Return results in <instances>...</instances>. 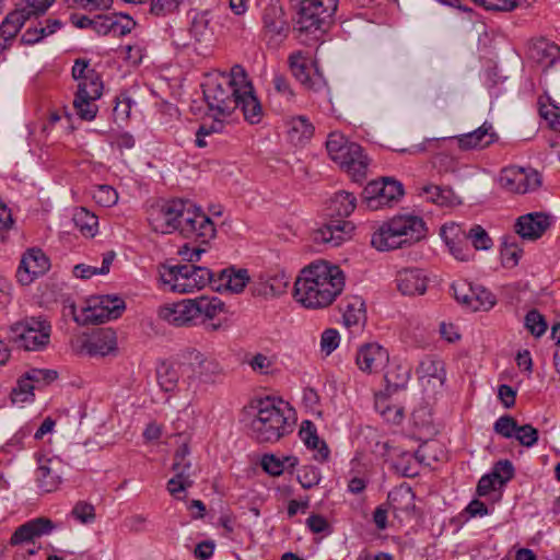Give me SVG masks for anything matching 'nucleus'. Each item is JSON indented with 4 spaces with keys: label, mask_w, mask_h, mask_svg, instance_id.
Wrapping results in <instances>:
<instances>
[{
    "label": "nucleus",
    "mask_w": 560,
    "mask_h": 560,
    "mask_svg": "<svg viewBox=\"0 0 560 560\" xmlns=\"http://www.w3.org/2000/svg\"><path fill=\"white\" fill-rule=\"evenodd\" d=\"M345 288V275L336 265L318 260L301 270L293 296L306 308L329 306Z\"/></svg>",
    "instance_id": "f257e3e1"
},
{
    "label": "nucleus",
    "mask_w": 560,
    "mask_h": 560,
    "mask_svg": "<svg viewBox=\"0 0 560 560\" xmlns=\"http://www.w3.org/2000/svg\"><path fill=\"white\" fill-rule=\"evenodd\" d=\"M250 408L256 410L250 427L258 442H277L292 431V424L285 415L291 410L281 399L265 397L252 402Z\"/></svg>",
    "instance_id": "f03ea898"
},
{
    "label": "nucleus",
    "mask_w": 560,
    "mask_h": 560,
    "mask_svg": "<svg viewBox=\"0 0 560 560\" xmlns=\"http://www.w3.org/2000/svg\"><path fill=\"white\" fill-rule=\"evenodd\" d=\"M247 75L243 67L236 65L230 74L220 73L209 78L203 86V96L210 108L220 116H230L237 108L241 84Z\"/></svg>",
    "instance_id": "7ed1b4c3"
},
{
    "label": "nucleus",
    "mask_w": 560,
    "mask_h": 560,
    "mask_svg": "<svg viewBox=\"0 0 560 560\" xmlns=\"http://www.w3.org/2000/svg\"><path fill=\"white\" fill-rule=\"evenodd\" d=\"M425 236V224L416 215L395 217L383 223L371 237V245L377 250H390L419 242Z\"/></svg>",
    "instance_id": "20e7f679"
},
{
    "label": "nucleus",
    "mask_w": 560,
    "mask_h": 560,
    "mask_svg": "<svg viewBox=\"0 0 560 560\" xmlns=\"http://www.w3.org/2000/svg\"><path fill=\"white\" fill-rule=\"evenodd\" d=\"M159 271L163 284L168 285L172 292L189 293L207 284L214 285V273L209 268L195 264H164Z\"/></svg>",
    "instance_id": "39448f33"
},
{
    "label": "nucleus",
    "mask_w": 560,
    "mask_h": 560,
    "mask_svg": "<svg viewBox=\"0 0 560 560\" xmlns=\"http://www.w3.org/2000/svg\"><path fill=\"white\" fill-rule=\"evenodd\" d=\"M296 12L294 30L300 34L325 32L332 15L338 9V0H290Z\"/></svg>",
    "instance_id": "423d86ee"
},
{
    "label": "nucleus",
    "mask_w": 560,
    "mask_h": 560,
    "mask_svg": "<svg viewBox=\"0 0 560 560\" xmlns=\"http://www.w3.org/2000/svg\"><path fill=\"white\" fill-rule=\"evenodd\" d=\"M51 325L43 317H26L8 328V340L25 351H44L49 342Z\"/></svg>",
    "instance_id": "0eeeda50"
},
{
    "label": "nucleus",
    "mask_w": 560,
    "mask_h": 560,
    "mask_svg": "<svg viewBox=\"0 0 560 560\" xmlns=\"http://www.w3.org/2000/svg\"><path fill=\"white\" fill-rule=\"evenodd\" d=\"M190 200L170 199L158 201L151 206L148 221L152 230L161 234L179 231Z\"/></svg>",
    "instance_id": "6e6552de"
},
{
    "label": "nucleus",
    "mask_w": 560,
    "mask_h": 560,
    "mask_svg": "<svg viewBox=\"0 0 560 560\" xmlns=\"http://www.w3.org/2000/svg\"><path fill=\"white\" fill-rule=\"evenodd\" d=\"M178 233L201 244H208L215 236L213 221L194 202L188 205Z\"/></svg>",
    "instance_id": "1a4fd4ad"
},
{
    "label": "nucleus",
    "mask_w": 560,
    "mask_h": 560,
    "mask_svg": "<svg viewBox=\"0 0 560 560\" xmlns=\"http://www.w3.org/2000/svg\"><path fill=\"white\" fill-rule=\"evenodd\" d=\"M404 195L402 185L390 178L370 182L362 191V203L371 210L390 207Z\"/></svg>",
    "instance_id": "9d476101"
},
{
    "label": "nucleus",
    "mask_w": 560,
    "mask_h": 560,
    "mask_svg": "<svg viewBox=\"0 0 560 560\" xmlns=\"http://www.w3.org/2000/svg\"><path fill=\"white\" fill-rule=\"evenodd\" d=\"M499 184L510 192L526 194L541 185V176L534 170L510 166L501 171Z\"/></svg>",
    "instance_id": "9b49d317"
},
{
    "label": "nucleus",
    "mask_w": 560,
    "mask_h": 560,
    "mask_svg": "<svg viewBox=\"0 0 560 560\" xmlns=\"http://www.w3.org/2000/svg\"><path fill=\"white\" fill-rule=\"evenodd\" d=\"M262 34L270 46H278L289 33V24L279 1H271L262 11Z\"/></svg>",
    "instance_id": "f8f14e48"
},
{
    "label": "nucleus",
    "mask_w": 560,
    "mask_h": 560,
    "mask_svg": "<svg viewBox=\"0 0 560 560\" xmlns=\"http://www.w3.org/2000/svg\"><path fill=\"white\" fill-rule=\"evenodd\" d=\"M126 308L119 296L104 295L95 299L83 310L82 324H102L118 318Z\"/></svg>",
    "instance_id": "ddd939ff"
},
{
    "label": "nucleus",
    "mask_w": 560,
    "mask_h": 560,
    "mask_svg": "<svg viewBox=\"0 0 560 560\" xmlns=\"http://www.w3.org/2000/svg\"><path fill=\"white\" fill-rule=\"evenodd\" d=\"M331 160L338 163L340 167L351 176L352 180L361 182L365 178L369 160L363 154L360 144L348 140L346 145H343Z\"/></svg>",
    "instance_id": "4468645a"
},
{
    "label": "nucleus",
    "mask_w": 560,
    "mask_h": 560,
    "mask_svg": "<svg viewBox=\"0 0 560 560\" xmlns=\"http://www.w3.org/2000/svg\"><path fill=\"white\" fill-rule=\"evenodd\" d=\"M49 267V259L40 248H28L21 258L16 278L21 284L27 285L44 275Z\"/></svg>",
    "instance_id": "2eb2a0df"
},
{
    "label": "nucleus",
    "mask_w": 560,
    "mask_h": 560,
    "mask_svg": "<svg viewBox=\"0 0 560 560\" xmlns=\"http://www.w3.org/2000/svg\"><path fill=\"white\" fill-rule=\"evenodd\" d=\"M289 68L292 75L301 82V84L311 91L322 92L327 89V82L322 73L316 69L314 74H311L307 58L302 51H295L289 56Z\"/></svg>",
    "instance_id": "dca6fc26"
},
{
    "label": "nucleus",
    "mask_w": 560,
    "mask_h": 560,
    "mask_svg": "<svg viewBox=\"0 0 560 560\" xmlns=\"http://www.w3.org/2000/svg\"><path fill=\"white\" fill-rule=\"evenodd\" d=\"M63 463L59 457L38 458L36 469V482L44 492H52L58 489L62 481Z\"/></svg>",
    "instance_id": "f3484780"
},
{
    "label": "nucleus",
    "mask_w": 560,
    "mask_h": 560,
    "mask_svg": "<svg viewBox=\"0 0 560 560\" xmlns=\"http://www.w3.org/2000/svg\"><path fill=\"white\" fill-rule=\"evenodd\" d=\"M389 361L387 349L377 342L362 345L355 357L358 368L365 373L382 371Z\"/></svg>",
    "instance_id": "a211bd4d"
},
{
    "label": "nucleus",
    "mask_w": 560,
    "mask_h": 560,
    "mask_svg": "<svg viewBox=\"0 0 560 560\" xmlns=\"http://www.w3.org/2000/svg\"><path fill=\"white\" fill-rule=\"evenodd\" d=\"M553 218L545 212H530L521 215L515 223V232L523 238L536 241L550 228Z\"/></svg>",
    "instance_id": "6ab92c4d"
},
{
    "label": "nucleus",
    "mask_w": 560,
    "mask_h": 560,
    "mask_svg": "<svg viewBox=\"0 0 560 560\" xmlns=\"http://www.w3.org/2000/svg\"><path fill=\"white\" fill-rule=\"evenodd\" d=\"M188 360L194 376L203 383H215L224 375L223 368L215 359L207 358L197 350L188 352Z\"/></svg>",
    "instance_id": "aec40b11"
},
{
    "label": "nucleus",
    "mask_w": 560,
    "mask_h": 560,
    "mask_svg": "<svg viewBox=\"0 0 560 560\" xmlns=\"http://www.w3.org/2000/svg\"><path fill=\"white\" fill-rule=\"evenodd\" d=\"M441 236L444 240L450 253L459 261H468L474 253L468 246L466 231L455 223L445 224L441 229Z\"/></svg>",
    "instance_id": "412c9836"
},
{
    "label": "nucleus",
    "mask_w": 560,
    "mask_h": 560,
    "mask_svg": "<svg viewBox=\"0 0 560 560\" xmlns=\"http://www.w3.org/2000/svg\"><path fill=\"white\" fill-rule=\"evenodd\" d=\"M159 317L176 327L192 326L197 324L192 299L165 305L159 308Z\"/></svg>",
    "instance_id": "4be33fe9"
},
{
    "label": "nucleus",
    "mask_w": 560,
    "mask_h": 560,
    "mask_svg": "<svg viewBox=\"0 0 560 560\" xmlns=\"http://www.w3.org/2000/svg\"><path fill=\"white\" fill-rule=\"evenodd\" d=\"M354 225L350 221L335 219L313 232V241L316 244L339 246L347 234H350Z\"/></svg>",
    "instance_id": "5701e85b"
},
{
    "label": "nucleus",
    "mask_w": 560,
    "mask_h": 560,
    "mask_svg": "<svg viewBox=\"0 0 560 560\" xmlns=\"http://www.w3.org/2000/svg\"><path fill=\"white\" fill-rule=\"evenodd\" d=\"M56 528L52 521L37 517L19 526L10 538V545L20 546L32 542L35 538L50 534Z\"/></svg>",
    "instance_id": "b1692460"
},
{
    "label": "nucleus",
    "mask_w": 560,
    "mask_h": 560,
    "mask_svg": "<svg viewBox=\"0 0 560 560\" xmlns=\"http://www.w3.org/2000/svg\"><path fill=\"white\" fill-rule=\"evenodd\" d=\"M83 350L91 357H105L117 349V336L112 328H100L83 342Z\"/></svg>",
    "instance_id": "393cba45"
},
{
    "label": "nucleus",
    "mask_w": 560,
    "mask_h": 560,
    "mask_svg": "<svg viewBox=\"0 0 560 560\" xmlns=\"http://www.w3.org/2000/svg\"><path fill=\"white\" fill-rule=\"evenodd\" d=\"M396 283L404 295H421L427 291L428 278L422 269L406 268L398 271Z\"/></svg>",
    "instance_id": "a878e982"
},
{
    "label": "nucleus",
    "mask_w": 560,
    "mask_h": 560,
    "mask_svg": "<svg viewBox=\"0 0 560 560\" xmlns=\"http://www.w3.org/2000/svg\"><path fill=\"white\" fill-rule=\"evenodd\" d=\"M237 103V108L241 109L246 121L252 125L260 122L264 115L262 107L254 93L252 82L247 79L244 84H241Z\"/></svg>",
    "instance_id": "bb28decb"
},
{
    "label": "nucleus",
    "mask_w": 560,
    "mask_h": 560,
    "mask_svg": "<svg viewBox=\"0 0 560 560\" xmlns=\"http://www.w3.org/2000/svg\"><path fill=\"white\" fill-rule=\"evenodd\" d=\"M288 284L289 280L284 273L259 275L253 281L250 291L255 296H277L285 292Z\"/></svg>",
    "instance_id": "cd10ccee"
},
{
    "label": "nucleus",
    "mask_w": 560,
    "mask_h": 560,
    "mask_svg": "<svg viewBox=\"0 0 560 560\" xmlns=\"http://www.w3.org/2000/svg\"><path fill=\"white\" fill-rule=\"evenodd\" d=\"M462 150L482 149L498 140L492 124L485 121L479 128L456 137Z\"/></svg>",
    "instance_id": "c85d7f7f"
},
{
    "label": "nucleus",
    "mask_w": 560,
    "mask_h": 560,
    "mask_svg": "<svg viewBox=\"0 0 560 560\" xmlns=\"http://www.w3.org/2000/svg\"><path fill=\"white\" fill-rule=\"evenodd\" d=\"M249 281V276L246 269L235 270L233 267L223 269L214 278L213 289L215 291H230L240 293L244 290Z\"/></svg>",
    "instance_id": "c756f323"
},
{
    "label": "nucleus",
    "mask_w": 560,
    "mask_h": 560,
    "mask_svg": "<svg viewBox=\"0 0 560 560\" xmlns=\"http://www.w3.org/2000/svg\"><path fill=\"white\" fill-rule=\"evenodd\" d=\"M299 435L308 448L317 451V453L314 455V458L317 462L324 463L329 458V448L327 444L317 435V429L312 421L304 420L302 422Z\"/></svg>",
    "instance_id": "7c9ffc66"
},
{
    "label": "nucleus",
    "mask_w": 560,
    "mask_h": 560,
    "mask_svg": "<svg viewBox=\"0 0 560 560\" xmlns=\"http://www.w3.org/2000/svg\"><path fill=\"white\" fill-rule=\"evenodd\" d=\"M195 315L199 319H213L220 313L224 312V303L217 296L201 295L192 299Z\"/></svg>",
    "instance_id": "2f4dec72"
},
{
    "label": "nucleus",
    "mask_w": 560,
    "mask_h": 560,
    "mask_svg": "<svg viewBox=\"0 0 560 560\" xmlns=\"http://www.w3.org/2000/svg\"><path fill=\"white\" fill-rule=\"evenodd\" d=\"M342 318L347 327L359 325L365 320V304L361 296L352 295L342 301Z\"/></svg>",
    "instance_id": "473e14b6"
},
{
    "label": "nucleus",
    "mask_w": 560,
    "mask_h": 560,
    "mask_svg": "<svg viewBox=\"0 0 560 560\" xmlns=\"http://www.w3.org/2000/svg\"><path fill=\"white\" fill-rule=\"evenodd\" d=\"M357 207V198L353 194L340 190L337 191L329 202V215L331 218H347L349 217Z\"/></svg>",
    "instance_id": "72a5a7b5"
},
{
    "label": "nucleus",
    "mask_w": 560,
    "mask_h": 560,
    "mask_svg": "<svg viewBox=\"0 0 560 560\" xmlns=\"http://www.w3.org/2000/svg\"><path fill=\"white\" fill-rule=\"evenodd\" d=\"M419 195L424 197L428 201L441 207L453 206L456 203L457 199L451 188L436 185H424L420 188Z\"/></svg>",
    "instance_id": "f704fd0d"
},
{
    "label": "nucleus",
    "mask_w": 560,
    "mask_h": 560,
    "mask_svg": "<svg viewBox=\"0 0 560 560\" xmlns=\"http://www.w3.org/2000/svg\"><path fill=\"white\" fill-rule=\"evenodd\" d=\"M26 21L27 16L23 15L22 10L15 9L10 12L0 24V37L2 40L11 44V40L18 35Z\"/></svg>",
    "instance_id": "c9c22d12"
},
{
    "label": "nucleus",
    "mask_w": 560,
    "mask_h": 560,
    "mask_svg": "<svg viewBox=\"0 0 560 560\" xmlns=\"http://www.w3.org/2000/svg\"><path fill=\"white\" fill-rule=\"evenodd\" d=\"M559 54V47L547 40H539L532 49V57L545 68H549L557 61H560Z\"/></svg>",
    "instance_id": "e433bc0d"
},
{
    "label": "nucleus",
    "mask_w": 560,
    "mask_h": 560,
    "mask_svg": "<svg viewBox=\"0 0 560 560\" xmlns=\"http://www.w3.org/2000/svg\"><path fill=\"white\" fill-rule=\"evenodd\" d=\"M189 32L198 43H207L211 40L213 33L210 28L208 12H195L191 18Z\"/></svg>",
    "instance_id": "4c0bfd02"
},
{
    "label": "nucleus",
    "mask_w": 560,
    "mask_h": 560,
    "mask_svg": "<svg viewBox=\"0 0 560 560\" xmlns=\"http://www.w3.org/2000/svg\"><path fill=\"white\" fill-rule=\"evenodd\" d=\"M388 500L390 501V508L394 513L405 512L409 514L416 509L415 493L411 488L389 492Z\"/></svg>",
    "instance_id": "58836bf2"
},
{
    "label": "nucleus",
    "mask_w": 560,
    "mask_h": 560,
    "mask_svg": "<svg viewBox=\"0 0 560 560\" xmlns=\"http://www.w3.org/2000/svg\"><path fill=\"white\" fill-rule=\"evenodd\" d=\"M392 468L401 477L412 478L418 476V452L416 454L402 452L398 458L392 463Z\"/></svg>",
    "instance_id": "ea45409f"
},
{
    "label": "nucleus",
    "mask_w": 560,
    "mask_h": 560,
    "mask_svg": "<svg viewBox=\"0 0 560 560\" xmlns=\"http://www.w3.org/2000/svg\"><path fill=\"white\" fill-rule=\"evenodd\" d=\"M115 258L114 252H107L103 255L102 267H92L84 264L75 265L73 268V275L77 278L90 279L95 275H106L109 272L110 265Z\"/></svg>",
    "instance_id": "a19ab883"
},
{
    "label": "nucleus",
    "mask_w": 560,
    "mask_h": 560,
    "mask_svg": "<svg viewBox=\"0 0 560 560\" xmlns=\"http://www.w3.org/2000/svg\"><path fill=\"white\" fill-rule=\"evenodd\" d=\"M73 222L80 232L85 236L92 237L97 231V217L85 208H79L75 210L73 214Z\"/></svg>",
    "instance_id": "79ce46f5"
},
{
    "label": "nucleus",
    "mask_w": 560,
    "mask_h": 560,
    "mask_svg": "<svg viewBox=\"0 0 560 560\" xmlns=\"http://www.w3.org/2000/svg\"><path fill=\"white\" fill-rule=\"evenodd\" d=\"M386 392L392 395L406 388L409 381V371L401 366H396L385 373Z\"/></svg>",
    "instance_id": "37998d69"
},
{
    "label": "nucleus",
    "mask_w": 560,
    "mask_h": 560,
    "mask_svg": "<svg viewBox=\"0 0 560 560\" xmlns=\"http://www.w3.org/2000/svg\"><path fill=\"white\" fill-rule=\"evenodd\" d=\"M103 82L96 71H90V77L78 84L77 96L100 98L102 96Z\"/></svg>",
    "instance_id": "c03bdc74"
},
{
    "label": "nucleus",
    "mask_w": 560,
    "mask_h": 560,
    "mask_svg": "<svg viewBox=\"0 0 560 560\" xmlns=\"http://www.w3.org/2000/svg\"><path fill=\"white\" fill-rule=\"evenodd\" d=\"M156 377L164 392H173L177 386L179 375L172 364L163 362L156 369Z\"/></svg>",
    "instance_id": "a18cd8bd"
},
{
    "label": "nucleus",
    "mask_w": 560,
    "mask_h": 560,
    "mask_svg": "<svg viewBox=\"0 0 560 560\" xmlns=\"http://www.w3.org/2000/svg\"><path fill=\"white\" fill-rule=\"evenodd\" d=\"M190 450L188 443L184 441L174 453V460L172 465V470L174 472H183L188 476L195 475L191 462L188 458Z\"/></svg>",
    "instance_id": "49530a36"
},
{
    "label": "nucleus",
    "mask_w": 560,
    "mask_h": 560,
    "mask_svg": "<svg viewBox=\"0 0 560 560\" xmlns=\"http://www.w3.org/2000/svg\"><path fill=\"white\" fill-rule=\"evenodd\" d=\"M34 382L27 372L18 380L16 386L12 388L10 397L13 404L25 402L34 396Z\"/></svg>",
    "instance_id": "de8ad7c7"
},
{
    "label": "nucleus",
    "mask_w": 560,
    "mask_h": 560,
    "mask_svg": "<svg viewBox=\"0 0 560 560\" xmlns=\"http://www.w3.org/2000/svg\"><path fill=\"white\" fill-rule=\"evenodd\" d=\"M466 236L476 250H488L493 246V241L488 232L479 224H474Z\"/></svg>",
    "instance_id": "09e8293b"
},
{
    "label": "nucleus",
    "mask_w": 560,
    "mask_h": 560,
    "mask_svg": "<svg viewBox=\"0 0 560 560\" xmlns=\"http://www.w3.org/2000/svg\"><path fill=\"white\" fill-rule=\"evenodd\" d=\"M471 302V310L474 312L489 311L495 305L497 299L494 294L486 288L476 285Z\"/></svg>",
    "instance_id": "8fccbe9b"
},
{
    "label": "nucleus",
    "mask_w": 560,
    "mask_h": 560,
    "mask_svg": "<svg viewBox=\"0 0 560 560\" xmlns=\"http://www.w3.org/2000/svg\"><path fill=\"white\" fill-rule=\"evenodd\" d=\"M55 0H19L16 10H22L23 15L30 20L32 16L44 14Z\"/></svg>",
    "instance_id": "3c124183"
},
{
    "label": "nucleus",
    "mask_w": 560,
    "mask_h": 560,
    "mask_svg": "<svg viewBox=\"0 0 560 560\" xmlns=\"http://www.w3.org/2000/svg\"><path fill=\"white\" fill-rule=\"evenodd\" d=\"M524 325L526 329L536 338L541 337L548 328L544 315L535 308L527 312L525 315Z\"/></svg>",
    "instance_id": "603ef678"
},
{
    "label": "nucleus",
    "mask_w": 560,
    "mask_h": 560,
    "mask_svg": "<svg viewBox=\"0 0 560 560\" xmlns=\"http://www.w3.org/2000/svg\"><path fill=\"white\" fill-rule=\"evenodd\" d=\"M290 133L299 141L308 140L314 133V127L306 117L298 116L291 119Z\"/></svg>",
    "instance_id": "864d4df0"
},
{
    "label": "nucleus",
    "mask_w": 560,
    "mask_h": 560,
    "mask_svg": "<svg viewBox=\"0 0 560 560\" xmlns=\"http://www.w3.org/2000/svg\"><path fill=\"white\" fill-rule=\"evenodd\" d=\"M96 100L97 98L75 95L73 106L75 108L77 115L83 120H93L97 113V106L93 103Z\"/></svg>",
    "instance_id": "5fc2aeb1"
},
{
    "label": "nucleus",
    "mask_w": 560,
    "mask_h": 560,
    "mask_svg": "<svg viewBox=\"0 0 560 560\" xmlns=\"http://www.w3.org/2000/svg\"><path fill=\"white\" fill-rule=\"evenodd\" d=\"M420 371L423 376L436 378L440 382L445 380L444 362L434 358H427L420 363Z\"/></svg>",
    "instance_id": "6e6d98bb"
},
{
    "label": "nucleus",
    "mask_w": 560,
    "mask_h": 560,
    "mask_svg": "<svg viewBox=\"0 0 560 560\" xmlns=\"http://www.w3.org/2000/svg\"><path fill=\"white\" fill-rule=\"evenodd\" d=\"M522 254L523 249H521L516 243L509 242L508 238L504 240L501 248V258L504 267H515L518 264Z\"/></svg>",
    "instance_id": "4d7b16f0"
},
{
    "label": "nucleus",
    "mask_w": 560,
    "mask_h": 560,
    "mask_svg": "<svg viewBox=\"0 0 560 560\" xmlns=\"http://www.w3.org/2000/svg\"><path fill=\"white\" fill-rule=\"evenodd\" d=\"M517 421L510 415H503L493 423V431L504 439H512L516 435Z\"/></svg>",
    "instance_id": "13d9d810"
},
{
    "label": "nucleus",
    "mask_w": 560,
    "mask_h": 560,
    "mask_svg": "<svg viewBox=\"0 0 560 560\" xmlns=\"http://www.w3.org/2000/svg\"><path fill=\"white\" fill-rule=\"evenodd\" d=\"M150 12L156 16H165L174 13L180 4L190 0H149Z\"/></svg>",
    "instance_id": "bf43d9fd"
},
{
    "label": "nucleus",
    "mask_w": 560,
    "mask_h": 560,
    "mask_svg": "<svg viewBox=\"0 0 560 560\" xmlns=\"http://www.w3.org/2000/svg\"><path fill=\"white\" fill-rule=\"evenodd\" d=\"M192 476H188L183 472H175L174 477H172L167 481V490L168 492L175 497L176 499H182L179 493L184 492L186 489L192 486L194 481L191 479Z\"/></svg>",
    "instance_id": "052dcab7"
},
{
    "label": "nucleus",
    "mask_w": 560,
    "mask_h": 560,
    "mask_svg": "<svg viewBox=\"0 0 560 560\" xmlns=\"http://www.w3.org/2000/svg\"><path fill=\"white\" fill-rule=\"evenodd\" d=\"M491 471L492 476L497 478L499 486H504L512 480L515 475L514 466L509 459L497 462Z\"/></svg>",
    "instance_id": "680f3d73"
},
{
    "label": "nucleus",
    "mask_w": 560,
    "mask_h": 560,
    "mask_svg": "<svg viewBox=\"0 0 560 560\" xmlns=\"http://www.w3.org/2000/svg\"><path fill=\"white\" fill-rule=\"evenodd\" d=\"M110 23H113L110 34L117 37L129 34L136 25V22L126 14H112Z\"/></svg>",
    "instance_id": "e2e57ef3"
},
{
    "label": "nucleus",
    "mask_w": 560,
    "mask_h": 560,
    "mask_svg": "<svg viewBox=\"0 0 560 560\" xmlns=\"http://www.w3.org/2000/svg\"><path fill=\"white\" fill-rule=\"evenodd\" d=\"M475 287L466 281H458L452 284L454 298L457 302L471 310V300Z\"/></svg>",
    "instance_id": "0e129e2a"
},
{
    "label": "nucleus",
    "mask_w": 560,
    "mask_h": 560,
    "mask_svg": "<svg viewBox=\"0 0 560 560\" xmlns=\"http://www.w3.org/2000/svg\"><path fill=\"white\" fill-rule=\"evenodd\" d=\"M298 479L302 488L311 489L319 483L322 479L320 470L315 466H303L298 475Z\"/></svg>",
    "instance_id": "69168bd1"
},
{
    "label": "nucleus",
    "mask_w": 560,
    "mask_h": 560,
    "mask_svg": "<svg viewBox=\"0 0 560 560\" xmlns=\"http://www.w3.org/2000/svg\"><path fill=\"white\" fill-rule=\"evenodd\" d=\"M340 335L335 328H327L320 336V351L326 355L331 354L339 346Z\"/></svg>",
    "instance_id": "338daca9"
},
{
    "label": "nucleus",
    "mask_w": 560,
    "mask_h": 560,
    "mask_svg": "<svg viewBox=\"0 0 560 560\" xmlns=\"http://www.w3.org/2000/svg\"><path fill=\"white\" fill-rule=\"evenodd\" d=\"M71 515L82 524H90L95 520V509L91 503L79 501L73 506Z\"/></svg>",
    "instance_id": "774afa93"
}]
</instances>
